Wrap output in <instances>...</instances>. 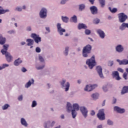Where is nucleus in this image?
Listing matches in <instances>:
<instances>
[{
  "mask_svg": "<svg viewBox=\"0 0 128 128\" xmlns=\"http://www.w3.org/2000/svg\"><path fill=\"white\" fill-rule=\"evenodd\" d=\"M86 64L88 65V66L90 70H92V68H94V66H96V56H93L90 59L87 60H86Z\"/></svg>",
  "mask_w": 128,
  "mask_h": 128,
  "instance_id": "1",
  "label": "nucleus"
},
{
  "mask_svg": "<svg viewBox=\"0 0 128 128\" xmlns=\"http://www.w3.org/2000/svg\"><path fill=\"white\" fill-rule=\"evenodd\" d=\"M92 46L88 44L83 48L82 56L84 58L88 57V54H90V52H92Z\"/></svg>",
  "mask_w": 128,
  "mask_h": 128,
  "instance_id": "2",
  "label": "nucleus"
},
{
  "mask_svg": "<svg viewBox=\"0 0 128 128\" xmlns=\"http://www.w3.org/2000/svg\"><path fill=\"white\" fill-rule=\"evenodd\" d=\"M97 118L100 120H106V114H104V109H100L97 114Z\"/></svg>",
  "mask_w": 128,
  "mask_h": 128,
  "instance_id": "3",
  "label": "nucleus"
},
{
  "mask_svg": "<svg viewBox=\"0 0 128 128\" xmlns=\"http://www.w3.org/2000/svg\"><path fill=\"white\" fill-rule=\"evenodd\" d=\"M66 80H62L60 84H61L62 88H64L65 92H68L69 90H70V82H66ZM66 86H64V84H66Z\"/></svg>",
  "mask_w": 128,
  "mask_h": 128,
  "instance_id": "4",
  "label": "nucleus"
},
{
  "mask_svg": "<svg viewBox=\"0 0 128 128\" xmlns=\"http://www.w3.org/2000/svg\"><path fill=\"white\" fill-rule=\"evenodd\" d=\"M80 110L84 118H88V108L84 106H80Z\"/></svg>",
  "mask_w": 128,
  "mask_h": 128,
  "instance_id": "5",
  "label": "nucleus"
},
{
  "mask_svg": "<svg viewBox=\"0 0 128 128\" xmlns=\"http://www.w3.org/2000/svg\"><path fill=\"white\" fill-rule=\"evenodd\" d=\"M56 124V121L52 120H48L44 123V128H52Z\"/></svg>",
  "mask_w": 128,
  "mask_h": 128,
  "instance_id": "6",
  "label": "nucleus"
},
{
  "mask_svg": "<svg viewBox=\"0 0 128 128\" xmlns=\"http://www.w3.org/2000/svg\"><path fill=\"white\" fill-rule=\"evenodd\" d=\"M96 70L99 78H102V80H104V74L102 73V66H97L96 67Z\"/></svg>",
  "mask_w": 128,
  "mask_h": 128,
  "instance_id": "7",
  "label": "nucleus"
},
{
  "mask_svg": "<svg viewBox=\"0 0 128 128\" xmlns=\"http://www.w3.org/2000/svg\"><path fill=\"white\" fill-rule=\"evenodd\" d=\"M31 38H34L36 44H38L39 42H42V38L38 36V35H37L36 34H32L31 35Z\"/></svg>",
  "mask_w": 128,
  "mask_h": 128,
  "instance_id": "8",
  "label": "nucleus"
},
{
  "mask_svg": "<svg viewBox=\"0 0 128 128\" xmlns=\"http://www.w3.org/2000/svg\"><path fill=\"white\" fill-rule=\"evenodd\" d=\"M118 16L120 22H126V20L128 18V16L124 13H120Z\"/></svg>",
  "mask_w": 128,
  "mask_h": 128,
  "instance_id": "9",
  "label": "nucleus"
},
{
  "mask_svg": "<svg viewBox=\"0 0 128 128\" xmlns=\"http://www.w3.org/2000/svg\"><path fill=\"white\" fill-rule=\"evenodd\" d=\"M112 76L113 78L116 80H120V74L118 71H114L112 72Z\"/></svg>",
  "mask_w": 128,
  "mask_h": 128,
  "instance_id": "10",
  "label": "nucleus"
},
{
  "mask_svg": "<svg viewBox=\"0 0 128 128\" xmlns=\"http://www.w3.org/2000/svg\"><path fill=\"white\" fill-rule=\"evenodd\" d=\"M114 112H116L118 114H124L126 112L124 108H122L118 106H114Z\"/></svg>",
  "mask_w": 128,
  "mask_h": 128,
  "instance_id": "11",
  "label": "nucleus"
},
{
  "mask_svg": "<svg viewBox=\"0 0 128 128\" xmlns=\"http://www.w3.org/2000/svg\"><path fill=\"white\" fill-rule=\"evenodd\" d=\"M46 9L42 8L40 13V17L42 18H46Z\"/></svg>",
  "mask_w": 128,
  "mask_h": 128,
  "instance_id": "12",
  "label": "nucleus"
},
{
  "mask_svg": "<svg viewBox=\"0 0 128 128\" xmlns=\"http://www.w3.org/2000/svg\"><path fill=\"white\" fill-rule=\"evenodd\" d=\"M6 56V60L8 62H12V56L10 54V53L8 52L4 54Z\"/></svg>",
  "mask_w": 128,
  "mask_h": 128,
  "instance_id": "13",
  "label": "nucleus"
},
{
  "mask_svg": "<svg viewBox=\"0 0 128 128\" xmlns=\"http://www.w3.org/2000/svg\"><path fill=\"white\" fill-rule=\"evenodd\" d=\"M116 51L117 52H122L124 50V46L122 44H118L115 48Z\"/></svg>",
  "mask_w": 128,
  "mask_h": 128,
  "instance_id": "14",
  "label": "nucleus"
},
{
  "mask_svg": "<svg viewBox=\"0 0 128 128\" xmlns=\"http://www.w3.org/2000/svg\"><path fill=\"white\" fill-rule=\"evenodd\" d=\"M32 84H34V78H31L24 85L25 88H30Z\"/></svg>",
  "mask_w": 128,
  "mask_h": 128,
  "instance_id": "15",
  "label": "nucleus"
},
{
  "mask_svg": "<svg viewBox=\"0 0 128 128\" xmlns=\"http://www.w3.org/2000/svg\"><path fill=\"white\" fill-rule=\"evenodd\" d=\"M10 45L8 44H5L3 45V49L1 50V52L2 54H6L8 52V47Z\"/></svg>",
  "mask_w": 128,
  "mask_h": 128,
  "instance_id": "16",
  "label": "nucleus"
},
{
  "mask_svg": "<svg viewBox=\"0 0 128 128\" xmlns=\"http://www.w3.org/2000/svg\"><path fill=\"white\" fill-rule=\"evenodd\" d=\"M116 62L119 63L120 66L128 64V60L124 59L120 60L119 59L116 60Z\"/></svg>",
  "mask_w": 128,
  "mask_h": 128,
  "instance_id": "17",
  "label": "nucleus"
},
{
  "mask_svg": "<svg viewBox=\"0 0 128 128\" xmlns=\"http://www.w3.org/2000/svg\"><path fill=\"white\" fill-rule=\"evenodd\" d=\"M44 66H46V65L44 64H42V65L36 64L35 65V68L37 70H44Z\"/></svg>",
  "mask_w": 128,
  "mask_h": 128,
  "instance_id": "18",
  "label": "nucleus"
},
{
  "mask_svg": "<svg viewBox=\"0 0 128 128\" xmlns=\"http://www.w3.org/2000/svg\"><path fill=\"white\" fill-rule=\"evenodd\" d=\"M68 112H70L72 110V105L70 102H68L66 106Z\"/></svg>",
  "mask_w": 128,
  "mask_h": 128,
  "instance_id": "19",
  "label": "nucleus"
},
{
  "mask_svg": "<svg viewBox=\"0 0 128 128\" xmlns=\"http://www.w3.org/2000/svg\"><path fill=\"white\" fill-rule=\"evenodd\" d=\"M56 26L58 32H66V30L62 28V24H60L58 23Z\"/></svg>",
  "mask_w": 128,
  "mask_h": 128,
  "instance_id": "20",
  "label": "nucleus"
},
{
  "mask_svg": "<svg viewBox=\"0 0 128 128\" xmlns=\"http://www.w3.org/2000/svg\"><path fill=\"white\" fill-rule=\"evenodd\" d=\"M90 10L92 14H98V8L96 6H91Z\"/></svg>",
  "mask_w": 128,
  "mask_h": 128,
  "instance_id": "21",
  "label": "nucleus"
},
{
  "mask_svg": "<svg viewBox=\"0 0 128 128\" xmlns=\"http://www.w3.org/2000/svg\"><path fill=\"white\" fill-rule=\"evenodd\" d=\"M20 124L22 126H25V128L28 127V122H26V119L24 118H20Z\"/></svg>",
  "mask_w": 128,
  "mask_h": 128,
  "instance_id": "22",
  "label": "nucleus"
},
{
  "mask_svg": "<svg viewBox=\"0 0 128 128\" xmlns=\"http://www.w3.org/2000/svg\"><path fill=\"white\" fill-rule=\"evenodd\" d=\"M78 30H82V29L86 30V28H88V26L85 24H84L82 23V24L80 23L78 24Z\"/></svg>",
  "mask_w": 128,
  "mask_h": 128,
  "instance_id": "23",
  "label": "nucleus"
},
{
  "mask_svg": "<svg viewBox=\"0 0 128 128\" xmlns=\"http://www.w3.org/2000/svg\"><path fill=\"white\" fill-rule=\"evenodd\" d=\"M22 62V60L20 58H18L14 62V65H15L16 66H18Z\"/></svg>",
  "mask_w": 128,
  "mask_h": 128,
  "instance_id": "24",
  "label": "nucleus"
},
{
  "mask_svg": "<svg viewBox=\"0 0 128 128\" xmlns=\"http://www.w3.org/2000/svg\"><path fill=\"white\" fill-rule=\"evenodd\" d=\"M6 42V38L2 36V35L0 34V44H4Z\"/></svg>",
  "mask_w": 128,
  "mask_h": 128,
  "instance_id": "25",
  "label": "nucleus"
},
{
  "mask_svg": "<svg viewBox=\"0 0 128 128\" xmlns=\"http://www.w3.org/2000/svg\"><path fill=\"white\" fill-rule=\"evenodd\" d=\"M100 96V94L98 92L94 93L91 95V97L94 100H98Z\"/></svg>",
  "mask_w": 128,
  "mask_h": 128,
  "instance_id": "26",
  "label": "nucleus"
},
{
  "mask_svg": "<svg viewBox=\"0 0 128 128\" xmlns=\"http://www.w3.org/2000/svg\"><path fill=\"white\" fill-rule=\"evenodd\" d=\"M26 42H27V46H33L34 42V40L30 39V38L26 39Z\"/></svg>",
  "mask_w": 128,
  "mask_h": 128,
  "instance_id": "27",
  "label": "nucleus"
},
{
  "mask_svg": "<svg viewBox=\"0 0 128 128\" xmlns=\"http://www.w3.org/2000/svg\"><path fill=\"white\" fill-rule=\"evenodd\" d=\"M73 109L76 112L80 110V105L76 103L73 104L72 105Z\"/></svg>",
  "mask_w": 128,
  "mask_h": 128,
  "instance_id": "28",
  "label": "nucleus"
},
{
  "mask_svg": "<svg viewBox=\"0 0 128 128\" xmlns=\"http://www.w3.org/2000/svg\"><path fill=\"white\" fill-rule=\"evenodd\" d=\"M128 86H125L123 87L121 92V94H128Z\"/></svg>",
  "mask_w": 128,
  "mask_h": 128,
  "instance_id": "29",
  "label": "nucleus"
},
{
  "mask_svg": "<svg viewBox=\"0 0 128 128\" xmlns=\"http://www.w3.org/2000/svg\"><path fill=\"white\" fill-rule=\"evenodd\" d=\"M70 50V47L68 46H66L65 47V50L64 51V54L65 56H68V52Z\"/></svg>",
  "mask_w": 128,
  "mask_h": 128,
  "instance_id": "30",
  "label": "nucleus"
},
{
  "mask_svg": "<svg viewBox=\"0 0 128 128\" xmlns=\"http://www.w3.org/2000/svg\"><path fill=\"white\" fill-rule=\"evenodd\" d=\"M71 114L72 118H76L78 116V112H76V111L74 110H72L71 111Z\"/></svg>",
  "mask_w": 128,
  "mask_h": 128,
  "instance_id": "31",
  "label": "nucleus"
},
{
  "mask_svg": "<svg viewBox=\"0 0 128 128\" xmlns=\"http://www.w3.org/2000/svg\"><path fill=\"white\" fill-rule=\"evenodd\" d=\"M10 12L9 10H4L2 7L0 6V14H6V12Z\"/></svg>",
  "mask_w": 128,
  "mask_h": 128,
  "instance_id": "32",
  "label": "nucleus"
},
{
  "mask_svg": "<svg viewBox=\"0 0 128 128\" xmlns=\"http://www.w3.org/2000/svg\"><path fill=\"white\" fill-rule=\"evenodd\" d=\"M38 60L39 62H42V64H44V57L42 55H38Z\"/></svg>",
  "mask_w": 128,
  "mask_h": 128,
  "instance_id": "33",
  "label": "nucleus"
},
{
  "mask_svg": "<svg viewBox=\"0 0 128 128\" xmlns=\"http://www.w3.org/2000/svg\"><path fill=\"white\" fill-rule=\"evenodd\" d=\"M84 90H85V92H92L90 84L86 85L85 88H84Z\"/></svg>",
  "mask_w": 128,
  "mask_h": 128,
  "instance_id": "34",
  "label": "nucleus"
},
{
  "mask_svg": "<svg viewBox=\"0 0 128 128\" xmlns=\"http://www.w3.org/2000/svg\"><path fill=\"white\" fill-rule=\"evenodd\" d=\"M101 8H104L106 6V0H99Z\"/></svg>",
  "mask_w": 128,
  "mask_h": 128,
  "instance_id": "35",
  "label": "nucleus"
},
{
  "mask_svg": "<svg viewBox=\"0 0 128 128\" xmlns=\"http://www.w3.org/2000/svg\"><path fill=\"white\" fill-rule=\"evenodd\" d=\"M70 20L72 22H78V18H76V16L75 15L74 16L72 17Z\"/></svg>",
  "mask_w": 128,
  "mask_h": 128,
  "instance_id": "36",
  "label": "nucleus"
},
{
  "mask_svg": "<svg viewBox=\"0 0 128 128\" xmlns=\"http://www.w3.org/2000/svg\"><path fill=\"white\" fill-rule=\"evenodd\" d=\"M102 90L104 92H107L108 91V85L107 84L104 85L102 87Z\"/></svg>",
  "mask_w": 128,
  "mask_h": 128,
  "instance_id": "37",
  "label": "nucleus"
},
{
  "mask_svg": "<svg viewBox=\"0 0 128 128\" xmlns=\"http://www.w3.org/2000/svg\"><path fill=\"white\" fill-rule=\"evenodd\" d=\"M10 106L8 104H5L3 106H2V108L3 110H8V108H10Z\"/></svg>",
  "mask_w": 128,
  "mask_h": 128,
  "instance_id": "38",
  "label": "nucleus"
},
{
  "mask_svg": "<svg viewBox=\"0 0 128 128\" xmlns=\"http://www.w3.org/2000/svg\"><path fill=\"white\" fill-rule=\"evenodd\" d=\"M98 34L100 38L104 39L106 37V34L104 32H98Z\"/></svg>",
  "mask_w": 128,
  "mask_h": 128,
  "instance_id": "39",
  "label": "nucleus"
},
{
  "mask_svg": "<svg viewBox=\"0 0 128 128\" xmlns=\"http://www.w3.org/2000/svg\"><path fill=\"white\" fill-rule=\"evenodd\" d=\"M38 106V102L36 100H34L32 102L31 105V108H36Z\"/></svg>",
  "mask_w": 128,
  "mask_h": 128,
  "instance_id": "40",
  "label": "nucleus"
},
{
  "mask_svg": "<svg viewBox=\"0 0 128 128\" xmlns=\"http://www.w3.org/2000/svg\"><path fill=\"white\" fill-rule=\"evenodd\" d=\"M62 19L64 22H68V18L66 16H62Z\"/></svg>",
  "mask_w": 128,
  "mask_h": 128,
  "instance_id": "41",
  "label": "nucleus"
},
{
  "mask_svg": "<svg viewBox=\"0 0 128 128\" xmlns=\"http://www.w3.org/2000/svg\"><path fill=\"white\" fill-rule=\"evenodd\" d=\"M126 28V23H123L121 26H120V30H122Z\"/></svg>",
  "mask_w": 128,
  "mask_h": 128,
  "instance_id": "42",
  "label": "nucleus"
},
{
  "mask_svg": "<svg viewBox=\"0 0 128 128\" xmlns=\"http://www.w3.org/2000/svg\"><path fill=\"white\" fill-rule=\"evenodd\" d=\"M107 124L108 126H114V122H112V120L108 119L107 120Z\"/></svg>",
  "mask_w": 128,
  "mask_h": 128,
  "instance_id": "43",
  "label": "nucleus"
},
{
  "mask_svg": "<svg viewBox=\"0 0 128 128\" xmlns=\"http://www.w3.org/2000/svg\"><path fill=\"white\" fill-rule=\"evenodd\" d=\"M108 10L111 12L114 13L116 12H118V9L116 8H114L112 10V8L109 7Z\"/></svg>",
  "mask_w": 128,
  "mask_h": 128,
  "instance_id": "44",
  "label": "nucleus"
},
{
  "mask_svg": "<svg viewBox=\"0 0 128 128\" xmlns=\"http://www.w3.org/2000/svg\"><path fill=\"white\" fill-rule=\"evenodd\" d=\"M91 86V92L92 90H94V88H96V87L98 86V84H90Z\"/></svg>",
  "mask_w": 128,
  "mask_h": 128,
  "instance_id": "45",
  "label": "nucleus"
},
{
  "mask_svg": "<svg viewBox=\"0 0 128 128\" xmlns=\"http://www.w3.org/2000/svg\"><path fill=\"white\" fill-rule=\"evenodd\" d=\"M86 8V6L84 4H81L79 6L80 10H83Z\"/></svg>",
  "mask_w": 128,
  "mask_h": 128,
  "instance_id": "46",
  "label": "nucleus"
},
{
  "mask_svg": "<svg viewBox=\"0 0 128 128\" xmlns=\"http://www.w3.org/2000/svg\"><path fill=\"white\" fill-rule=\"evenodd\" d=\"M8 66H10V64H2V69L4 70V68H8Z\"/></svg>",
  "mask_w": 128,
  "mask_h": 128,
  "instance_id": "47",
  "label": "nucleus"
},
{
  "mask_svg": "<svg viewBox=\"0 0 128 128\" xmlns=\"http://www.w3.org/2000/svg\"><path fill=\"white\" fill-rule=\"evenodd\" d=\"M100 19L98 18H96L93 20V22L94 24H98L100 23Z\"/></svg>",
  "mask_w": 128,
  "mask_h": 128,
  "instance_id": "48",
  "label": "nucleus"
},
{
  "mask_svg": "<svg viewBox=\"0 0 128 128\" xmlns=\"http://www.w3.org/2000/svg\"><path fill=\"white\" fill-rule=\"evenodd\" d=\"M108 66H114V61H109L108 62Z\"/></svg>",
  "mask_w": 128,
  "mask_h": 128,
  "instance_id": "49",
  "label": "nucleus"
},
{
  "mask_svg": "<svg viewBox=\"0 0 128 128\" xmlns=\"http://www.w3.org/2000/svg\"><path fill=\"white\" fill-rule=\"evenodd\" d=\"M127 76H128V73L124 72L123 74L124 78V80H128Z\"/></svg>",
  "mask_w": 128,
  "mask_h": 128,
  "instance_id": "50",
  "label": "nucleus"
},
{
  "mask_svg": "<svg viewBox=\"0 0 128 128\" xmlns=\"http://www.w3.org/2000/svg\"><path fill=\"white\" fill-rule=\"evenodd\" d=\"M41 51L42 50H40V47H37L36 48V52L40 53Z\"/></svg>",
  "mask_w": 128,
  "mask_h": 128,
  "instance_id": "51",
  "label": "nucleus"
},
{
  "mask_svg": "<svg viewBox=\"0 0 128 128\" xmlns=\"http://www.w3.org/2000/svg\"><path fill=\"white\" fill-rule=\"evenodd\" d=\"M24 98L22 95H20L18 96V100L20 102H22V98Z\"/></svg>",
  "mask_w": 128,
  "mask_h": 128,
  "instance_id": "52",
  "label": "nucleus"
},
{
  "mask_svg": "<svg viewBox=\"0 0 128 128\" xmlns=\"http://www.w3.org/2000/svg\"><path fill=\"white\" fill-rule=\"evenodd\" d=\"M21 71L22 72H28V70H26V68L23 67L21 68Z\"/></svg>",
  "mask_w": 128,
  "mask_h": 128,
  "instance_id": "53",
  "label": "nucleus"
},
{
  "mask_svg": "<svg viewBox=\"0 0 128 128\" xmlns=\"http://www.w3.org/2000/svg\"><path fill=\"white\" fill-rule=\"evenodd\" d=\"M90 116H94L96 114V112H94V110H92L90 112Z\"/></svg>",
  "mask_w": 128,
  "mask_h": 128,
  "instance_id": "54",
  "label": "nucleus"
},
{
  "mask_svg": "<svg viewBox=\"0 0 128 128\" xmlns=\"http://www.w3.org/2000/svg\"><path fill=\"white\" fill-rule=\"evenodd\" d=\"M118 72H124V70L122 68H118Z\"/></svg>",
  "mask_w": 128,
  "mask_h": 128,
  "instance_id": "55",
  "label": "nucleus"
},
{
  "mask_svg": "<svg viewBox=\"0 0 128 128\" xmlns=\"http://www.w3.org/2000/svg\"><path fill=\"white\" fill-rule=\"evenodd\" d=\"M66 2V0H62L60 2L61 4H64Z\"/></svg>",
  "mask_w": 128,
  "mask_h": 128,
  "instance_id": "56",
  "label": "nucleus"
},
{
  "mask_svg": "<svg viewBox=\"0 0 128 128\" xmlns=\"http://www.w3.org/2000/svg\"><path fill=\"white\" fill-rule=\"evenodd\" d=\"M92 4H94L96 0H88Z\"/></svg>",
  "mask_w": 128,
  "mask_h": 128,
  "instance_id": "57",
  "label": "nucleus"
},
{
  "mask_svg": "<svg viewBox=\"0 0 128 128\" xmlns=\"http://www.w3.org/2000/svg\"><path fill=\"white\" fill-rule=\"evenodd\" d=\"M16 10H18V12H22V8H20L19 7H17L16 8Z\"/></svg>",
  "mask_w": 128,
  "mask_h": 128,
  "instance_id": "58",
  "label": "nucleus"
},
{
  "mask_svg": "<svg viewBox=\"0 0 128 128\" xmlns=\"http://www.w3.org/2000/svg\"><path fill=\"white\" fill-rule=\"evenodd\" d=\"M112 102H113V104H116V98H114Z\"/></svg>",
  "mask_w": 128,
  "mask_h": 128,
  "instance_id": "59",
  "label": "nucleus"
},
{
  "mask_svg": "<svg viewBox=\"0 0 128 128\" xmlns=\"http://www.w3.org/2000/svg\"><path fill=\"white\" fill-rule=\"evenodd\" d=\"M60 118H62V120H64V114H61Z\"/></svg>",
  "mask_w": 128,
  "mask_h": 128,
  "instance_id": "60",
  "label": "nucleus"
},
{
  "mask_svg": "<svg viewBox=\"0 0 128 128\" xmlns=\"http://www.w3.org/2000/svg\"><path fill=\"white\" fill-rule=\"evenodd\" d=\"M47 86H48V88L49 89L50 86H52V85L50 84H47Z\"/></svg>",
  "mask_w": 128,
  "mask_h": 128,
  "instance_id": "61",
  "label": "nucleus"
},
{
  "mask_svg": "<svg viewBox=\"0 0 128 128\" xmlns=\"http://www.w3.org/2000/svg\"><path fill=\"white\" fill-rule=\"evenodd\" d=\"M27 30H28V32H30V30H32V28L29 26L27 28Z\"/></svg>",
  "mask_w": 128,
  "mask_h": 128,
  "instance_id": "62",
  "label": "nucleus"
},
{
  "mask_svg": "<svg viewBox=\"0 0 128 128\" xmlns=\"http://www.w3.org/2000/svg\"><path fill=\"white\" fill-rule=\"evenodd\" d=\"M96 128H102V124L98 126Z\"/></svg>",
  "mask_w": 128,
  "mask_h": 128,
  "instance_id": "63",
  "label": "nucleus"
},
{
  "mask_svg": "<svg viewBox=\"0 0 128 128\" xmlns=\"http://www.w3.org/2000/svg\"><path fill=\"white\" fill-rule=\"evenodd\" d=\"M97 32H104L102 30H97Z\"/></svg>",
  "mask_w": 128,
  "mask_h": 128,
  "instance_id": "64",
  "label": "nucleus"
}]
</instances>
